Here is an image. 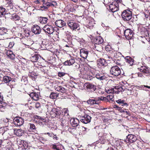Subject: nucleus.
<instances>
[{"mask_svg":"<svg viewBox=\"0 0 150 150\" xmlns=\"http://www.w3.org/2000/svg\"><path fill=\"white\" fill-rule=\"evenodd\" d=\"M24 132H13L14 134L18 136H21L23 134Z\"/></svg>","mask_w":150,"mask_h":150,"instance_id":"44","label":"nucleus"},{"mask_svg":"<svg viewBox=\"0 0 150 150\" xmlns=\"http://www.w3.org/2000/svg\"><path fill=\"white\" fill-rule=\"evenodd\" d=\"M1 102H0V111H2L5 109V107L3 105Z\"/></svg>","mask_w":150,"mask_h":150,"instance_id":"52","label":"nucleus"},{"mask_svg":"<svg viewBox=\"0 0 150 150\" xmlns=\"http://www.w3.org/2000/svg\"><path fill=\"white\" fill-rule=\"evenodd\" d=\"M98 98L100 101H103L104 100V99L105 98V97L102 96L100 97H98Z\"/></svg>","mask_w":150,"mask_h":150,"instance_id":"61","label":"nucleus"},{"mask_svg":"<svg viewBox=\"0 0 150 150\" xmlns=\"http://www.w3.org/2000/svg\"><path fill=\"white\" fill-rule=\"evenodd\" d=\"M59 115L63 116H65V117L68 116H69L68 110L67 108L63 109L62 112V113H60Z\"/></svg>","mask_w":150,"mask_h":150,"instance_id":"32","label":"nucleus"},{"mask_svg":"<svg viewBox=\"0 0 150 150\" xmlns=\"http://www.w3.org/2000/svg\"><path fill=\"white\" fill-rule=\"evenodd\" d=\"M47 18L46 17H41L39 19V22L42 24H45L47 23Z\"/></svg>","mask_w":150,"mask_h":150,"instance_id":"35","label":"nucleus"},{"mask_svg":"<svg viewBox=\"0 0 150 150\" xmlns=\"http://www.w3.org/2000/svg\"><path fill=\"white\" fill-rule=\"evenodd\" d=\"M35 118L37 119L36 122H38L41 126L46 125L48 122L47 117H43L39 116H36Z\"/></svg>","mask_w":150,"mask_h":150,"instance_id":"5","label":"nucleus"},{"mask_svg":"<svg viewBox=\"0 0 150 150\" xmlns=\"http://www.w3.org/2000/svg\"><path fill=\"white\" fill-rule=\"evenodd\" d=\"M46 3H42V6H40V8H41L42 10H43L45 9H47V8L45 7H44V6H46Z\"/></svg>","mask_w":150,"mask_h":150,"instance_id":"54","label":"nucleus"},{"mask_svg":"<svg viewBox=\"0 0 150 150\" xmlns=\"http://www.w3.org/2000/svg\"><path fill=\"white\" fill-rule=\"evenodd\" d=\"M13 122L16 126H21L24 123L23 119L21 117H16L13 119Z\"/></svg>","mask_w":150,"mask_h":150,"instance_id":"8","label":"nucleus"},{"mask_svg":"<svg viewBox=\"0 0 150 150\" xmlns=\"http://www.w3.org/2000/svg\"><path fill=\"white\" fill-rule=\"evenodd\" d=\"M95 100V104H98L100 103V101L98 98H96Z\"/></svg>","mask_w":150,"mask_h":150,"instance_id":"57","label":"nucleus"},{"mask_svg":"<svg viewBox=\"0 0 150 150\" xmlns=\"http://www.w3.org/2000/svg\"><path fill=\"white\" fill-rule=\"evenodd\" d=\"M103 40L102 38L100 37H97L95 40V43L96 44H101L103 42Z\"/></svg>","mask_w":150,"mask_h":150,"instance_id":"31","label":"nucleus"},{"mask_svg":"<svg viewBox=\"0 0 150 150\" xmlns=\"http://www.w3.org/2000/svg\"><path fill=\"white\" fill-rule=\"evenodd\" d=\"M97 64L99 67L107 65V63L104 59H98L97 61Z\"/></svg>","mask_w":150,"mask_h":150,"instance_id":"20","label":"nucleus"},{"mask_svg":"<svg viewBox=\"0 0 150 150\" xmlns=\"http://www.w3.org/2000/svg\"><path fill=\"white\" fill-rule=\"evenodd\" d=\"M14 42H11L9 43L8 45V47L9 48H12L14 46Z\"/></svg>","mask_w":150,"mask_h":150,"instance_id":"55","label":"nucleus"},{"mask_svg":"<svg viewBox=\"0 0 150 150\" xmlns=\"http://www.w3.org/2000/svg\"><path fill=\"white\" fill-rule=\"evenodd\" d=\"M108 98L112 101L113 100V95L112 94L109 95L107 96Z\"/></svg>","mask_w":150,"mask_h":150,"instance_id":"50","label":"nucleus"},{"mask_svg":"<svg viewBox=\"0 0 150 150\" xmlns=\"http://www.w3.org/2000/svg\"><path fill=\"white\" fill-rule=\"evenodd\" d=\"M56 116H59V121L60 122L61 125L63 127L65 126L66 125V123L67 122L66 117L65 116H63L62 115H59V112H57L56 113Z\"/></svg>","mask_w":150,"mask_h":150,"instance_id":"11","label":"nucleus"},{"mask_svg":"<svg viewBox=\"0 0 150 150\" xmlns=\"http://www.w3.org/2000/svg\"><path fill=\"white\" fill-rule=\"evenodd\" d=\"M54 28L51 25H46L43 27L42 29L45 33L51 35L54 32Z\"/></svg>","mask_w":150,"mask_h":150,"instance_id":"7","label":"nucleus"},{"mask_svg":"<svg viewBox=\"0 0 150 150\" xmlns=\"http://www.w3.org/2000/svg\"><path fill=\"white\" fill-rule=\"evenodd\" d=\"M13 19L15 21H18L20 20V17L18 16L15 15L13 17Z\"/></svg>","mask_w":150,"mask_h":150,"instance_id":"45","label":"nucleus"},{"mask_svg":"<svg viewBox=\"0 0 150 150\" xmlns=\"http://www.w3.org/2000/svg\"><path fill=\"white\" fill-rule=\"evenodd\" d=\"M72 134H73L74 135H75L76 136V137H79L80 134L79 132H72Z\"/></svg>","mask_w":150,"mask_h":150,"instance_id":"47","label":"nucleus"},{"mask_svg":"<svg viewBox=\"0 0 150 150\" xmlns=\"http://www.w3.org/2000/svg\"><path fill=\"white\" fill-rule=\"evenodd\" d=\"M114 89V93H119L120 92L124 91L123 88L120 86H117L115 87Z\"/></svg>","mask_w":150,"mask_h":150,"instance_id":"26","label":"nucleus"},{"mask_svg":"<svg viewBox=\"0 0 150 150\" xmlns=\"http://www.w3.org/2000/svg\"><path fill=\"white\" fill-rule=\"evenodd\" d=\"M118 6L117 4H115V3L112 2L110 5V9L112 12H114L118 10Z\"/></svg>","mask_w":150,"mask_h":150,"instance_id":"14","label":"nucleus"},{"mask_svg":"<svg viewBox=\"0 0 150 150\" xmlns=\"http://www.w3.org/2000/svg\"><path fill=\"white\" fill-rule=\"evenodd\" d=\"M110 74L112 75L117 76L120 75L121 73V69L117 66L112 67L110 69Z\"/></svg>","mask_w":150,"mask_h":150,"instance_id":"4","label":"nucleus"},{"mask_svg":"<svg viewBox=\"0 0 150 150\" xmlns=\"http://www.w3.org/2000/svg\"><path fill=\"white\" fill-rule=\"evenodd\" d=\"M25 36L27 37H28L31 35L30 33L31 32L28 30H25Z\"/></svg>","mask_w":150,"mask_h":150,"instance_id":"46","label":"nucleus"},{"mask_svg":"<svg viewBox=\"0 0 150 150\" xmlns=\"http://www.w3.org/2000/svg\"><path fill=\"white\" fill-rule=\"evenodd\" d=\"M95 24V23L94 21H91L88 23V24L86 25V27L90 29H92L93 27Z\"/></svg>","mask_w":150,"mask_h":150,"instance_id":"38","label":"nucleus"},{"mask_svg":"<svg viewBox=\"0 0 150 150\" xmlns=\"http://www.w3.org/2000/svg\"><path fill=\"white\" fill-rule=\"evenodd\" d=\"M58 96V94L54 93H52L50 95V97L52 99L56 98Z\"/></svg>","mask_w":150,"mask_h":150,"instance_id":"41","label":"nucleus"},{"mask_svg":"<svg viewBox=\"0 0 150 150\" xmlns=\"http://www.w3.org/2000/svg\"><path fill=\"white\" fill-rule=\"evenodd\" d=\"M31 29L32 32L35 35L40 34L42 30V29L40 27L37 25H33Z\"/></svg>","mask_w":150,"mask_h":150,"instance_id":"10","label":"nucleus"},{"mask_svg":"<svg viewBox=\"0 0 150 150\" xmlns=\"http://www.w3.org/2000/svg\"><path fill=\"white\" fill-rule=\"evenodd\" d=\"M35 107L36 108L39 109L40 107V103L38 102L36 103L35 104Z\"/></svg>","mask_w":150,"mask_h":150,"instance_id":"53","label":"nucleus"},{"mask_svg":"<svg viewBox=\"0 0 150 150\" xmlns=\"http://www.w3.org/2000/svg\"><path fill=\"white\" fill-rule=\"evenodd\" d=\"M114 60H113V61H114V62L117 64L118 65H120V64L119 63L120 61L119 59H117L116 58H115Z\"/></svg>","mask_w":150,"mask_h":150,"instance_id":"51","label":"nucleus"},{"mask_svg":"<svg viewBox=\"0 0 150 150\" xmlns=\"http://www.w3.org/2000/svg\"><path fill=\"white\" fill-rule=\"evenodd\" d=\"M125 59L127 62L129 66H132L134 64V60L131 57L129 56L126 57L125 58Z\"/></svg>","mask_w":150,"mask_h":150,"instance_id":"23","label":"nucleus"},{"mask_svg":"<svg viewBox=\"0 0 150 150\" xmlns=\"http://www.w3.org/2000/svg\"><path fill=\"white\" fill-rule=\"evenodd\" d=\"M28 126L29 127L30 131H36V127L35 125L33 124L30 123L28 125Z\"/></svg>","mask_w":150,"mask_h":150,"instance_id":"39","label":"nucleus"},{"mask_svg":"<svg viewBox=\"0 0 150 150\" xmlns=\"http://www.w3.org/2000/svg\"><path fill=\"white\" fill-rule=\"evenodd\" d=\"M39 58V55L38 54H35L33 56H32L30 58V60L32 62H36V63L34 64L35 67L38 69L39 68H41L42 67V66L40 65H39L38 66L37 65V64H38L37 61L38 60Z\"/></svg>","mask_w":150,"mask_h":150,"instance_id":"13","label":"nucleus"},{"mask_svg":"<svg viewBox=\"0 0 150 150\" xmlns=\"http://www.w3.org/2000/svg\"><path fill=\"white\" fill-rule=\"evenodd\" d=\"M143 58H142V59H146L148 58V57H147L146 56H145V55H143Z\"/></svg>","mask_w":150,"mask_h":150,"instance_id":"63","label":"nucleus"},{"mask_svg":"<svg viewBox=\"0 0 150 150\" xmlns=\"http://www.w3.org/2000/svg\"><path fill=\"white\" fill-rule=\"evenodd\" d=\"M127 139H128L129 141L131 143L134 142L137 140L136 137L132 134L128 135L127 136Z\"/></svg>","mask_w":150,"mask_h":150,"instance_id":"22","label":"nucleus"},{"mask_svg":"<svg viewBox=\"0 0 150 150\" xmlns=\"http://www.w3.org/2000/svg\"><path fill=\"white\" fill-rule=\"evenodd\" d=\"M46 6H44V7H45V8H47V9L48 8L52 6H55L56 4V3L54 1H52V2H46Z\"/></svg>","mask_w":150,"mask_h":150,"instance_id":"37","label":"nucleus"},{"mask_svg":"<svg viewBox=\"0 0 150 150\" xmlns=\"http://www.w3.org/2000/svg\"><path fill=\"white\" fill-rule=\"evenodd\" d=\"M132 13L129 10L127 9L123 11L122 14V16L124 21H129L132 18Z\"/></svg>","mask_w":150,"mask_h":150,"instance_id":"3","label":"nucleus"},{"mask_svg":"<svg viewBox=\"0 0 150 150\" xmlns=\"http://www.w3.org/2000/svg\"><path fill=\"white\" fill-rule=\"evenodd\" d=\"M8 30L4 28H0V35H4L5 34H8Z\"/></svg>","mask_w":150,"mask_h":150,"instance_id":"36","label":"nucleus"},{"mask_svg":"<svg viewBox=\"0 0 150 150\" xmlns=\"http://www.w3.org/2000/svg\"><path fill=\"white\" fill-rule=\"evenodd\" d=\"M65 73L64 72H59L58 74V76L59 77H61L64 76L65 75Z\"/></svg>","mask_w":150,"mask_h":150,"instance_id":"58","label":"nucleus"},{"mask_svg":"<svg viewBox=\"0 0 150 150\" xmlns=\"http://www.w3.org/2000/svg\"><path fill=\"white\" fill-rule=\"evenodd\" d=\"M91 117L86 114H85L83 116H81L80 118L81 121L84 124H87L89 122L91 121Z\"/></svg>","mask_w":150,"mask_h":150,"instance_id":"9","label":"nucleus"},{"mask_svg":"<svg viewBox=\"0 0 150 150\" xmlns=\"http://www.w3.org/2000/svg\"><path fill=\"white\" fill-rule=\"evenodd\" d=\"M3 99V97L1 95V93H0V102H2Z\"/></svg>","mask_w":150,"mask_h":150,"instance_id":"62","label":"nucleus"},{"mask_svg":"<svg viewBox=\"0 0 150 150\" xmlns=\"http://www.w3.org/2000/svg\"><path fill=\"white\" fill-rule=\"evenodd\" d=\"M105 49L106 51L109 52V56L108 57L109 58L112 59L114 57L117 58L118 56L116 51L112 49L110 45H107L105 46Z\"/></svg>","mask_w":150,"mask_h":150,"instance_id":"2","label":"nucleus"},{"mask_svg":"<svg viewBox=\"0 0 150 150\" xmlns=\"http://www.w3.org/2000/svg\"><path fill=\"white\" fill-rule=\"evenodd\" d=\"M67 24L70 29L73 31L76 30V29L79 30L80 29L79 24L74 20L68 19Z\"/></svg>","mask_w":150,"mask_h":150,"instance_id":"1","label":"nucleus"},{"mask_svg":"<svg viewBox=\"0 0 150 150\" xmlns=\"http://www.w3.org/2000/svg\"><path fill=\"white\" fill-rule=\"evenodd\" d=\"M30 97L33 99L35 100H39V97L38 95L35 92H33L30 93Z\"/></svg>","mask_w":150,"mask_h":150,"instance_id":"30","label":"nucleus"},{"mask_svg":"<svg viewBox=\"0 0 150 150\" xmlns=\"http://www.w3.org/2000/svg\"><path fill=\"white\" fill-rule=\"evenodd\" d=\"M52 146L53 149H55L56 150L58 148L57 145L55 144H52Z\"/></svg>","mask_w":150,"mask_h":150,"instance_id":"59","label":"nucleus"},{"mask_svg":"<svg viewBox=\"0 0 150 150\" xmlns=\"http://www.w3.org/2000/svg\"><path fill=\"white\" fill-rule=\"evenodd\" d=\"M70 122L72 126L75 127L77 126L78 125L79 121L76 118H73L71 119L70 120Z\"/></svg>","mask_w":150,"mask_h":150,"instance_id":"25","label":"nucleus"},{"mask_svg":"<svg viewBox=\"0 0 150 150\" xmlns=\"http://www.w3.org/2000/svg\"><path fill=\"white\" fill-rule=\"evenodd\" d=\"M34 2L36 4H39L40 3V2L39 0L35 1Z\"/></svg>","mask_w":150,"mask_h":150,"instance_id":"64","label":"nucleus"},{"mask_svg":"<svg viewBox=\"0 0 150 150\" xmlns=\"http://www.w3.org/2000/svg\"><path fill=\"white\" fill-rule=\"evenodd\" d=\"M113 3H115V4H118L119 3H121V0H115Z\"/></svg>","mask_w":150,"mask_h":150,"instance_id":"60","label":"nucleus"},{"mask_svg":"<svg viewBox=\"0 0 150 150\" xmlns=\"http://www.w3.org/2000/svg\"><path fill=\"white\" fill-rule=\"evenodd\" d=\"M83 74L84 78L87 80H90L93 78L92 76V73L88 71L86 72L84 71Z\"/></svg>","mask_w":150,"mask_h":150,"instance_id":"17","label":"nucleus"},{"mask_svg":"<svg viewBox=\"0 0 150 150\" xmlns=\"http://www.w3.org/2000/svg\"><path fill=\"white\" fill-rule=\"evenodd\" d=\"M6 54L8 57L12 60L14 59L15 58V54L13 52L10 50L7 51Z\"/></svg>","mask_w":150,"mask_h":150,"instance_id":"27","label":"nucleus"},{"mask_svg":"<svg viewBox=\"0 0 150 150\" xmlns=\"http://www.w3.org/2000/svg\"><path fill=\"white\" fill-rule=\"evenodd\" d=\"M47 134L50 137H53V138H56V139H57L58 138L56 136V135H54L53 134H52L51 132H48Z\"/></svg>","mask_w":150,"mask_h":150,"instance_id":"49","label":"nucleus"},{"mask_svg":"<svg viewBox=\"0 0 150 150\" xmlns=\"http://www.w3.org/2000/svg\"><path fill=\"white\" fill-rule=\"evenodd\" d=\"M114 108H116L117 110H118L120 112L121 110V108L117 106V105H114Z\"/></svg>","mask_w":150,"mask_h":150,"instance_id":"56","label":"nucleus"},{"mask_svg":"<svg viewBox=\"0 0 150 150\" xmlns=\"http://www.w3.org/2000/svg\"><path fill=\"white\" fill-rule=\"evenodd\" d=\"M23 28H22L19 26H17L16 27H13V28L12 29V31L13 32V33L15 35H17L19 34H21Z\"/></svg>","mask_w":150,"mask_h":150,"instance_id":"19","label":"nucleus"},{"mask_svg":"<svg viewBox=\"0 0 150 150\" xmlns=\"http://www.w3.org/2000/svg\"><path fill=\"white\" fill-rule=\"evenodd\" d=\"M120 112H123L126 113L127 115H130V114L129 112V111H127L126 109H122V108L121 110L120 111Z\"/></svg>","mask_w":150,"mask_h":150,"instance_id":"48","label":"nucleus"},{"mask_svg":"<svg viewBox=\"0 0 150 150\" xmlns=\"http://www.w3.org/2000/svg\"><path fill=\"white\" fill-rule=\"evenodd\" d=\"M88 54V52L84 49H82L80 50V56L84 59L87 58Z\"/></svg>","mask_w":150,"mask_h":150,"instance_id":"21","label":"nucleus"},{"mask_svg":"<svg viewBox=\"0 0 150 150\" xmlns=\"http://www.w3.org/2000/svg\"><path fill=\"white\" fill-rule=\"evenodd\" d=\"M55 24L59 28L62 27L66 25L65 22L61 19L56 21L55 22Z\"/></svg>","mask_w":150,"mask_h":150,"instance_id":"18","label":"nucleus"},{"mask_svg":"<svg viewBox=\"0 0 150 150\" xmlns=\"http://www.w3.org/2000/svg\"><path fill=\"white\" fill-rule=\"evenodd\" d=\"M96 76L97 79L100 80L104 79L106 78V76H105L104 74L100 72L96 74Z\"/></svg>","mask_w":150,"mask_h":150,"instance_id":"29","label":"nucleus"},{"mask_svg":"<svg viewBox=\"0 0 150 150\" xmlns=\"http://www.w3.org/2000/svg\"><path fill=\"white\" fill-rule=\"evenodd\" d=\"M87 103L89 104L93 105L95 104L94 99H90L87 101Z\"/></svg>","mask_w":150,"mask_h":150,"instance_id":"43","label":"nucleus"},{"mask_svg":"<svg viewBox=\"0 0 150 150\" xmlns=\"http://www.w3.org/2000/svg\"><path fill=\"white\" fill-rule=\"evenodd\" d=\"M3 80L6 83H7L12 81V79L10 76H5L3 77Z\"/></svg>","mask_w":150,"mask_h":150,"instance_id":"33","label":"nucleus"},{"mask_svg":"<svg viewBox=\"0 0 150 150\" xmlns=\"http://www.w3.org/2000/svg\"><path fill=\"white\" fill-rule=\"evenodd\" d=\"M54 88L56 91L61 93H64L66 92V89L62 86H54Z\"/></svg>","mask_w":150,"mask_h":150,"instance_id":"28","label":"nucleus"},{"mask_svg":"<svg viewBox=\"0 0 150 150\" xmlns=\"http://www.w3.org/2000/svg\"><path fill=\"white\" fill-rule=\"evenodd\" d=\"M133 32L132 30L130 29H127L124 32L125 36L127 39H130L132 37Z\"/></svg>","mask_w":150,"mask_h":150,"instance_id":"12","label":"nucleus"},{"mask_svg":"<svg viewBox=\"0 0 150 150\" xmlns=\"http://www.w3.org/2000/svg\"><path fill=\"white\" fill-rule=\"evenodd\" d=\"M140 72L144 74H148L150 72V69L148 67L145 66H141L140 68H138Z\"/></svg>","mask_w":150,"mask_h":150,"instance_id":"16","label":"nucleus"},{"mask_svg":"<svg viewBox=\"0 0 150 150\" xmlns=\"http://www.w3.org/2000/svg\"><path fill=\"white\" fill-rule=\"evenodd\" d=\"M75 62V59L71 58L70 59L65 61L63 64L65 66H70L73 65Z\"/></svg>","mask_w":150,"mask_h":150,"instance_id":"24","label":"nucleus"},{"mask_svg":"<svg viewBox=\"0 0 150 150\" xmlns=\"http://www.w3.org/2000/svg\"><path fill=\"white\" fill-rule=\"evenodd\" d=\"M116 102L118 104H122V106H127L128 105V104L125 102V101L124 100H122L121 99H119L117 100Z\"/></svg>","mask_w":150,"mask_h":150,"instance_id":"34","label":"nucleus"},{"mask_svg":"<svg viewBox=\"0 0 150 150\" xmlns=\"http://www.w3.org/2000/svg\"><path fill=\"white\" fill-rule=\"evenodd\" d=\"M6 13V12L5 9L4 8L0 7V16L4 15Z\"/></svg>","mask_w":150,"mask_h":150,"instance_id":"40","label":"nucleus"},{"mask_svg":"<svg viewBox=\"0 0 150 150\" xmlns=\"http://www.w3.org/2000/svg\"><path fill=\"white\" fill-rule=\"evenodd\" d=\"M106 91L108 93H114V89L112 88H107L105 89Z\"/></svg>","mask_w":150,"mask_h":150,"instance_id":"42","label":"nucleus"},{"mask_svg":"<svg viewBox=\"0 0 150 150\" xmlns=\"http://www.w3.org/2000/svg\"><path fill=\"white\" fill-rule=\"evenodd\" d=\"M8 122L9 120L7 118H4L1 120V125H5V126L0 127V131H7L9 130L7 128L8 126L6 125L8 124Z\"/></svg>","mask_w":150,"mask_h":150,"instance_id":"6","label":"nucleus"},{"mask_svg":"<svg viewBox=\"0 0 150 150\" xmlns=\"http://www.w3.org/2000/svg\"><path fill=\"white\" fill-rule=\"evenodd\" d=\"M84 87L88 90H91L93 91H95L96 89V86L92 84L86 83L84 84Z\"/></svg>","mask_w":150,"mask_h":150,"instance_id":"15","label":"nucleus"}]
</instances>
